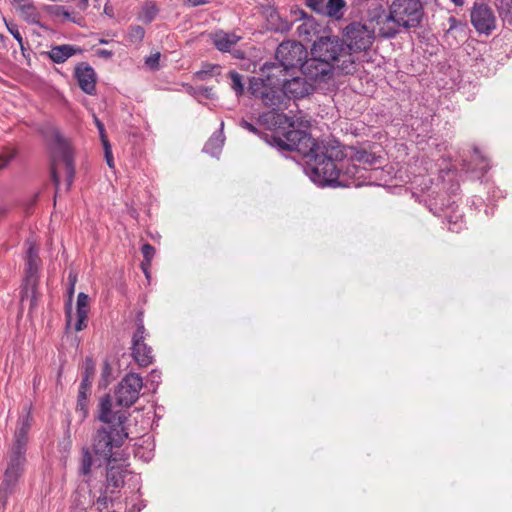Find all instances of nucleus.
<instances>
[{"label":"nucleus","instance_id":"obj_1","mask_svg":"<svg viewBox=\"0 0 512 512\" xmlns=\"http://www.w3.org/2000/svg\"><path fill=\"white\" fill-rule=\"evenodd\" d=\"M285 137L286 140L274 138V141L283 149L301 154L306 159V175L320 187H348L349 179L361 172L359 166L345 159L339 146L317 142L305 130H291Z\"/></svg>","mask_w":512,"mask_h":512},{"label":"nucleus","instance_id":"obj_2","mask_svg":"<svg viewBox=\"0 0 512 512\" xmlns=\"http://www.w3.org/2000/svg\"><path fill=\"white\" fill-rule=\"evenodd\" d=\"M118 423L104 425L99 428L93 438V451L108 464L124 461L126 455L122 445L128 438V432L124 428L127 416H117Z\"/></svg>","mask_w":512,"mask_h":512},{"label":"nucleus","instance_id":"obj_3","mask_svg":"<svg viewBox=\"0 0 512 512\" xmlns=\"http://www.w3.org/2000/svg\"><path fill=\"white\" fill-rule=\"evenodd\" d=\"M312 54L333 64L342 74H353L357 70L355 56L348 52L345 42L337 36H322L313 43Z\"/></svg>","mask_w":512,"mask_h":512},{"label":"nucleus","instance_id":"obj_4","mask_svg":"<svg viewBox=\"0 0 512 512\" xmlns=\"http://www.w3.org/2000/svg\"><path fill=\"white\" fill-rule=\"evenodd\" d=\"M44 137L51 151V177L56 190H58L59 186L58 166L60 163H63L64 165L68 190L73 182L75 175V168L70 145L56 128L48 129L45 132Z\"/></svg>","mask_w":512,"mask_h":512},{"label":"nucleus","instance_id":"obj_5","mask_svg":"<svg viewBox=\"0 0 512 512\" xmlns=\"http://www.w3.org/2000/svg\"><path fill=\"white\" fill-rule=\"evenodd\" d=\"M25 463L26 449H16V447H11L8 453L7 467L0 486V505L2 508L5 507L8 497L13 493L14 488L24 471Z\"/></svg>","mask_w":512,"mask_h":512},{"label":"nucleus","instance_id":"obj_6","mask_svg":"<svg viewBox=\"0 0 512 512\" xmlns=\"http://www.w3.org/2000/svg\"><path fill=\"white\" fill-rule=\"evenodd\" d=\"M390 17L397 33L401 27L415 28L423 17L422 3L420 0H394L390 5Z\"/></svg>","mask_w":512,"mask_h":512},{"label":"nucleus","instance_id":"obj_7","mask_svg":"<svg viewBox=\"0 0 512 512\" xmlns=\"http://www.w3.org/2000/svg\"><path fill=\"white\" fill-rule=\"evenodd\" d=\"M248 92L272 109L279 110L286 106V97L282 85L266 83L263 78L252 77L249 80Z\"/></svg>","mask_w":512,"mask_h":512},{"label":"nucleus","instance_id":"obj_8","mask_svg":"<svg viewBox=\"0 0 512 512\" xmlns=\"http://www.w3.org/2000/svg\"><path fill=\"white\" fill-rule=\"evenodd\" d=\"M148 332L145 329L142 313H139L136 320V330L131 340V356L141 367H147L154 360L152 348L145 342Z\"/></svg>","mask_w":512,"mask_h":512},{"label":"nucleus","instance_id":"obj_9","mask_svg":"<svg viewBox=\"0 0 512 512\" xmlns=\"http://www.w3.org/2000/svg\"><path fill=\"white\" fill-rule=\"evenodd\" d=\"M27 252H26V268L24 287L22 291V300L24 298H31L33 303L36 299V289L38 284V270L41 264V260L38 255V250L31 241H27Z\"/></svg>","mask_w":512,"mask_h":512},{"label":"nucleus","instance_id":"obj_10","mask_svg":"<svg viewBox=\"0 0 512 512\" xmlns=\"http://www.w3.org/2000/svg\"><path fill=\"white\" fill-rule=\"evenodd\" d=\"M344 36L346 38L345 47L353 55L356 52L368 50L375 39L374 30L358 22L348 25L345 28Z\"/></svg>","mask_w":512,"mask_h":512},{"label":"nucleus","instance_id":"obj_11","mask_svg":"<svg viewBox=\"0 0 512 512\" xmlns=\"http://www.w3.org/2000/svg\"><path fill=\"white\" fill-rule=\"evenodd\" d=\"M142 388L143 379L139 374H126L115 391L116 403L122 407L132 406L139 399Z\"/></svg>","mask_w":512,"mask_h":512},{"label":"nucleus","instance_id":"obj_12","mask_svg":"<svg viewBox=\"0 0 512 512\" xmlns=\"http://www.w3.org/2000/svg\"><path fill=\"white\" fill-rule=\"evenodd\" d=\"M307 55V49L301 43L296 41H284L277 47L275 59L289 71L301 67Z\"/></svg>","mask_w":512,"mask_h":512},{"label":"nucleus","instance_id":"obj_13","mask_svg":"<svg viewBox=\"0 0 512 512\" xmlns=\"http://www.w3.org/2000/svg\"><path fill=\"white\" fill-rule=\"evenodd\" d=\"M272 118L275 121V123L287 124L288 125L289 129L282 133V137L279 135V133H277V134H262L252 123H250V122H248V121H246L244 119L241 120L240 126L242 128H244V129L248 130L249 132L253 133V134H256V135H259V136L263 137V139L268 144L278 148L279 150H283V148H281L280 146H278L275 143L274 138H280L282 140H286L285 134L288 133L291 130H297L295 128L296 126L299 127V128H302V127L307 128L308 127V121H299L295 117L289 118L287 115L282 114V113H273L272 114ZM284 151H287V150L284 149Z\"/></svg>","mask_w":512,"mask_h":512},{"label":"nucleus","instance_id":"obj_14","mask_svg":"<svg viewBox=\"0 0 512 512\" xmlns=\"http://www.w3.org/2000/svg\"><path fill=\"white\" fill-rule=\"evenodd\" d=\"M471 24L480 34L489 35L496 28V17L484 2H475L470 11Z\"/></svg>","mask_w":512,"mask_h":512},{"label":"nucleus","instance_id":"obj_15","mask_svg":"<svg viewBox=\"0 0 512 512\" xmlns=\"http://www.w3.org/2000/svg\"><path fill=\"white\" fill-rule=\"evenodd\" d=\"M300 70L305 77L315 83H327L332 78L333 70L336 69L333 64L313 55L312 58L304 60Z\"/></svg>","mask_w":512,"mask_h":512},{"label":"nucleus","instance_id":"obj_16","mask_svg":"<svg viewBox=\"0 0 512 512\" xmlns=\"http://www.w3.org/2000/svg\"><path fill=\"white\" fill-rule=\"evenodd\" d=\"M368 20L378 27L379 35L391 39L397 35V31L393 28L390 10L387 12L381 4H376L368 10Z\"/></svg>","mask_w":512,"mask_h":512},{"label":"nucleus","instance_id":"obj_17","mask_svg":"<svg viewBox=\"0 0 512 512\" xmlns=\"http://www.w3.org/2000/svg\"><path fill=\"white\" fill-rule=\"evenodd\" d=\"M285 97L301 99L313 93L314 84L302 77L285 80L282 84Z\"/></svg>","mask_w":512,"mask_h":512},{"label":"nucleus","instance_id":"obj_18","mask_svg":"<svg viewBox=\"0 0 512 512\" xmlns=\"http://www.w3.org/2000/svg\"><path fill=\"white\" fill-rule=\"evenodd\" d=\"M75 77L83 92L89 95L96 93V73L89 64L82 62L76 65Z\"/></svg>","mask_w":512,"mask_h":512},{"label":"nucleus","instance_id":"obj_19","mask_svg":"<svg viewBox=\"0 0 512 512\" xmlns=\"http://www.w3.org/2000/svg\"><path fill=\"white\" fill-rule=\"evenodd\" d=\"M288 70L284 68L279 61L265 62L260 68V76L266 83L282 85L286 80L284 76Z\"/></svg>","mask_w":512,"mask_h":512},{"label":"nucleus","instance_id":"obj_20","mask_svg":"<svg viewBox=\"0 0 512 512\" xmlns=\"http://www.w3.org/2000/svg\"><path fill=\"white\" fill-rule=\"evenodd\" d=\"M32 426V416L30 411L21 416L18 420L17 427L14 433L12 447L16 449H27L28 432Z\"/></svg>","mask_w":512,"mask_h":512},{"label":"nucleus","instance_id":"obj_21","mask_svg":"<svg viewBox=\"0 0 512 512\" xmlns=\"http://www.w3.org/2000/svg\"><path fill=\"white\" fill-rule=\"evenodd\" d=\"M126 466V458H124V461L108 464L106 475L107 487L118 489L123 486L124 477L127 473Z\"/></svg>","mask_w":512,"mask_h":512},{"label":"nucleus","instance_id":"obj_22","mask_svg":"<svg viewBox=\"0 0 512 512\" xmlns=\"http://www.w3.org/2000/svg\"><path fill=\"white\" fill-rule=\"evenodd\" d=\"M80 53H82V49L80 47L63 44L51 46L50 50L46 52V55L52 62L61 64L67 61L70 57Z\"/></svg>","mask_w":512,"mask_h":512},{"label":"nucleus","instance_id":"obj_23","mask_svg":"<svg viewBox=\"0 0 512 512\" xmlns=\"http://www.w3.org/2000/svg\"><path fill=\"white\" fill-rule=\"evenodd\" d=\"M210 39L214 46L221 52H230L231 48L241 39L234 33H227L222 30L210 34Z\"/></svg>","mask_w":512,"mask_h":512},{"label":"nucleus","instance_id":"obj_24","mask_svg":"<svg viewBox=\"0 0 512 512\" xmlns=\"http://www.w3.org/2000/svg\"><path fill=\"white\" fill-rule=\"evenodd\" d=\"M117 416H126L122 412H112V402L109 395H105L100 399L98 418L105 425H115L118 423Z\"/></svg>","mask_w":512,"mask_h":512},{"label":"nucleus","instance_id":"obj_25","mask_svg":"<svg viewBox=\"0 0 512 512\" xmlns=\"http://www.w3.org/2000/svg\"><path fill=\"white\" fill-rule=\"evenodd\" d=\"M223 128L224 122L222 121L220 124V131L217 134H214L204 145V152L212 156H217L220 153L224 144Z\"/></svg>","mask_w":512,"mask_h":512},{"label":"nucleus","instance_id":"obj_26","mask_svg":"<svg viewBox=\"0 0 512 512\" xmlns=\"http://www.w3.org/2000/svg\"><path fill=\"white\" fill-rule=\"evenodd\" d=\"M346 6L345 0H327L324 14L339 20L343 17V9Z\"/></svg>","mask_w":512,"mask_h":512},{"label":"nucleus","instance_id":"obj_27","mask_svg":"<svg viewBox=\"0 0 512 512\" xmlns=\"http://www.w3.org/2000/svg\"><path fill=\"white\" fill-rule=\"evenodd\" d=\"M159 10L153 2H146L139 14V20L145 24L151 23L157 16Z\"/></svg>","mask_w":512,"mask_h":512},{"label":"nucleus","instance_id":"obj_28","mask_svg":"<svg viewBox=\"0 0 512 512\" xmlns=\"http://www.w3.org/2000/svg\"><path fill=\"white\" fill-rule=\"evenodd\" d=\"M228 78L230 79V87L235 92V95L237 98H240L244 94V83H243V76L236 72V71H230L228 73Z\"/></svg>","mask_w":512,"mask_h":512},{"label":"nucleus","instance_id":"obj_29","mask_svg":"<svg viewBox=\"0 0 512 512\" xmlns=\"http://www.w3.org/2000/svg\"><path fill=\"white\" fill-rule=\"evenodd\" d=\"M19 13L23 17V19L27 22H35L38 13L36 7L34 6L32 1H27L25 4L23 3L18 9Z\"/></svg>","mask_w":512,"mask_h":512},{"label":"nucleus","instance_id":"obj_30","mask_svg":"<svg viewBox=\"0 0 512 512\" xmlns=\"http://www.w3.org/2000/svg\"><path fill=\"white\" fill-rule=\"evenodd\" d=\"M353 160L367 166H372L380 162L379 157L365 150L357 151L353 156Z\"/></svg>","mask_w":512,"mask_h":512},{"label":"nucleus","instance_id":"obj_31","mask_svg":"<svg viewBox=\"0 0 512 512\" xmlns=\"http://www.w3.org/2000/svg\"><path fill=\"white\" fill-rule=\"evenodd\" d=\"M95 374V365L94 362L87 358L85 363V371L83 374V378L80 384V387L82 389H90L92 379Z\"/></svg>","mask_w":512,"mask_h":512},{"label":"nucleus","instance_id":"obj_32","mask_svg":"<svg viewBox=\"0 0 512 512\" xmlns=\"http://www.w3.org/2000/svg\"><path fill=\"white\" fill-rule=\"evenodd\" d=\"M498 12L504 22L512 24V0H500Z\"/></svg>","mask_w":512,"mask_h":512},{"label":"nucleus","instance_id":"obj_33","mask_svg":"<svg viewBox=\"0 0 512 512\" xmlns=\"http://www.w3.org/2000/svg\"><path fill=\"white\" fill-rule=\"evenodd\" d=\"M145 36V30L143 27L136 25L132 26L128 32V40L133 44H139L142 42Z\"/></svg>","mask_w":512,"mask_h":512},{"label":"nucleus","instance_id":"obj_34","mask_svg":"<svg viewBox=\"0 0 512 512\" xmlns=\"http://www.w3.org/2000/svg\"><path fill=\"white\" fill-rule=\"evenodd\" d=\"M92 466V457L88 449L83 451L81 465H80V473L82 475H88L90 473Z\"/></svg>","mask_w":512,"mask_h":512},{"label":"nucleus","instance_id":"obj_35","mask_svg":"<svg viewBox=\"0 0 512 512\" xmlns=\"http://www.w3.org/2000/svg\"><path fill=\"white\" fill-rule=\"evenodd\" d=\"M88 295L80 292L77 296V309L76 314H86L88 315Z\"/></svg>","mask_w":512,"mask_h":512},{"label":"nucleus","instance_id":"obj_36","mask_svg":"<svg viewBox=\"0 0 512 512\" xmlns=\"http://www.w3.org/2000/svg\"><path fill=\"white\" fill-rule=\"evenodd\" d=\"M94 505L98 512H109V508L112 506V500L103 495L97 498Z\"/></svg>","mask_w":512,"mask_h":512},{"label":"nucleus","instance_id":"obj_37","mask_svg":"<svg viewBox=\"0 0 512 512\" xmlns=\"http://www.w3.org/2000/svg\"><path fill=\"white\" fill-rule=\"evenodd\" d=\"M445 217L447 219V222L449 224V229L451 231L458 232L462 228V222H461L462 216L460 214L451 216V215H448V213L446 212Z\"/></svg>","mask_w":512,"mask_h":512},{"label":"nucleus","instance_id":"obj_38","mask_svg":"<svg viewBox=\"0 0 512 512\" xmlns=\"http://www.w3.org/2000/svg\"><path fill=\"white\" fill-rule=\"evenodd\" d=\"M141 251H142V254L144 257V261L147 262V265H150L151 260L153 259L154 255H155L154 247L152 245L146 243L142 246Z\"/></svg>","mask_w":512,"mask_h":512},{"label":"nucleus","instance_id":"obj_39","mask_svg":"<svg viewBox=\"0 0 512 512\" xmlns=\"http://www.w3.org/2000/svg\"><path fill=\"white\" fill-rule=\"evenodd\" d=\"M14 152L5 150L0 153V169H3L8 166L11 160L14 158Z\"/></svg>","mask_w":512,"mask_h":512},{"label":"nucleus","instance_id":"obj_40","mask_svg":"<svg viewBox=\"0 0 512 512\" xmlns=\"http://www.w3.org/2000/svg\"><path fill=\"white\" fill-rule=\"evenodd\" d=\"M102 145H103V149H104V154H105V159H106L107 165L110 168H113L114 167V160H113L111 145H110L109 141H104V144H102Z\"/></svg>","mask_w":512,"mask_h":512},{"label":"nucleus","instance_id":"obj_41","mask_svg":"<svg viewBox=\"0 0 512 512\" xmlns=\"http://www.w3.org/2000/svg\"><path fill=\"white\" fill-rule=\"evenodd\" d=\"M325 0H307V5L312 8L313 10L323 13L325 11Z\"/></svg>","mask_w":512,"mask_h":512},{"label":"nucleus","instance_id":"obj_42","mask_svg":"<svg viewBox=\"0 0 512 512\" xmlns=\"http://www.w3.org/2000/svg\"><path fill=\"white\" fill-rule=\"evenodd\" d=\"M52 13L58 17H63L66 20H74L71 18L70 12H68L63 6H54L52 7Z\"/></svg>","mask_w":512,"mask_h":512},{"label":"nucleus","instance_id":"obj_43","mask_svg":"<svg viewBox=\"0 0 512 512\" xmlns=\"http://www.w3.org/2000/svg\"><path fill=\"white\" fill-rule=\"evenodd\" d=\"M7 28L11 35L17 40V42L20 44L21 47H23V38L21 36V33L18 29V26L16 24H8L6 23Z\"/></svg>","mask_w":512,"mask_h":512},{"label":"nucleus","instance_id":"obj_44","mask_svg":"<svg viewBox=\"0 0 512 512\" xmlns=\"http://www.w3.org/2000/svg\"><path fill=\"white\" fill-rule=\"evenodd\" d=\"M93 119H94V123L98 129L100 140H101L102 144H104V141H108L104 124L99 120V118L95 114H93Z\"/></svg>","mask_w":512,"mask_h":512},{"label":"nucleus","instance_id":"obj_45","mask_svg":"<svg viewBox=\"0 0 512 512\" xmlns=\"http://www.w3.org/2000/svg\"><path fill=\"white\" fill-rule=\"evenodd\" d=\"M89 389H82L79 387V393H78V407L85 412L86 410V404H87V391Z\"/></svg>","mask_w":512,"mask_h":512},{"label":"nucleus","instance_id":"obj_46","mask_svg":"<svg viewBox=\"0 0 512 512\" xmlns=\"http://www.w3.org/2000/svg\"><path fill=\"white\" fill-rule=\"evenodd\" d=\"M161 380V372L158 370H152L149 375L147 381L154 386V390L159 385Z\"/></svg>","mask_w":512,"mask_h":512},{"label":"nucleus","instance_id":"obj_47","mask_svg":"<svg viewBox=\"0 0 512 512\" xmlns=\"http://www.w3.org/2000/svg\"><path fill=\"white\" fill-rule=\"evenodd\" d=\"M86 320L87 315L86 314H76V321L74 323V329L76 331H81L86 327Z\"/></svg>","mask_w":512,"mask_h":512},{"label":"nucleus","instance_id":"obj_48","mask_svg":"<svg viewBox=\"0 0 512 512\" xmlns=\"http://www.w3.org/2000/svg\"><path fill=\"white\" fill-rule=\"evenodd\" d=\"M159 59H160V54L155 53V54H152L149 57H147L145 60V63L149 68L156 69L158 67Z\"/></svg>","mask_w":512,"mask_h":512},{"label":"nucleus","instance_id":"obj_49","mask_svg":"<svg viewBox=\"0 0 512 512\" xmlns=\"http://www.w3.org/2000/svg\"><path fill=\"white\" fill-rule=\"evenodd\" d=\"M200 92L203 96L206 98H212L213 97V91L212 88L209 87H201Z\"/></svg>","mask_w":512,"mask_h":512},{"label":"nucleus","instance_id":"obj_50","mask_svg":"<svg viewBox=\"0 0 512 512\" xmlns=\"http://www.w3.org/2000/svg\"><path fill=\"white\" fill-rule=\"evenodd\" d=\"M208 3V0H187V4L191 7H197Z\"/></svg>","mask_w":512,"mask_h":512},{"label":"nucleus","instance_id":"obj_51","mask_svg":"<svg viewBox=\"0 0 512 512\" xmlns=\"http://www.w3.org/2000/svg\"><path fill=\"white\" fill-rule=\"evenodd\" d=\"M97 54L100 56V57H103V58H106V59H110L112 56H113V52L110 51V50H99L97 52Z\"/></svg>","mask_w":512,"mask_h":512},{"label":"nucleus","instance_id":"obj_52","mask_svg":"<svg viewBox=\"0 0 512 512\" xmlns=\"http://www.w3.org/2000/svg\"><path fill=\"white\" fill-rule=\"evenodd\" d=\"M88 6V0H78L77 7L80 10H85Z\"/></svg>","mask_w":512,"mask_h":512},{"label":"nucleus","instance_id":"obj_53","mask_svg":"<svg viewBox=\"0 0 512 512\" xmlns=\"http://www.w3.org/2000/svg\"><path fill=\"white\" fill-rule=\"evenodd\" d=\"M298 33L299 35H302V34H309V31L307 29V24H302L298 27Z\"/></svg>","mask_w":512,"mask_h":512},{"label":"nucleus","instance_id":"obj_54","mask_svg":"<svg viewBox=\"0 0 512 512\" xmlns=\"http://www.w3.org/2000/svg\"><path fill=\"white\" fill-rule=\"evenodd\" d=\"M68 280H69L71 286H75V283H76V280H77L76 274H73L72 272H70L69 275H68Z\"/></svg>","mask_w":512,"mask_h":512},{"label":"nucleus","instance_id":"obj_55","mask_svg":"<svg viewBox=\"0 0 512 512\" xmlns=\"http://www.w3.org/2000/svg\"><path fill=\"white\" fill-rule=\"evenodd\" d=\"M104 13L110 17H113V9L108 4H106L104 7Z\"/></svg>","mask_w":512,"mask_h":512},{"label":"nucleus","instance_id":"obj_56","mask_svg":"<svg viewBox=\"0 0 512 512\" xmlns=\"http://www.w3.org/2000/svg\"><path fill=\"white\" fill-rule=\"evenodd\" d=\"M150 265H147V262L146 261H143L141 263V268L143 270V272L145 273L146 277L148 278L149 277V274H148V268H149Z\"/></svg>","mask_w":512,"mask_h":512},{"label":"nucleus","instance_id":"obj_57","mask_svg":"<svg viewBox=\"0 0 512 512\" xmlns=\"http://www.w3.org/2000/svg\"><path fill=\"white\" fill-rule=\"evenodd\" d=\"M483 165L480 167L481 171L486 172L489 168L488 164L486 163V160L482 158Z\"/></svg>","mask_w":512,"mask_h":512},{"label":"nucleus","instance_id":"obj_58","mask_svg":"<svg viewBox=\"0 0 512 512\" xmlns=\"http://www.w3.org/2000/svg\"><path fill=\"white\" fill-rule=\"evenodd\" d=\"M455 6H463L464 0H451Z\"/></svg>","mask_w":512,"mask_h":512},{"label":"nucleus","instance_id":"obj_59","mask_svg":"<svg viewBox=\"0 0 512 512\" xmlns=\"http://www.w3.org/2000/svg\"><path fill=\"white\" fill-rule=\"evenodd\" d=\"M197 75H198V77H199L200 79H205V76L207 75V72H206V71H199V72L197 73Z\"/></svg>","mask_w":512,"mask_h":512},{"label":"nucleus","instance_id":"obj_60","mask_svg":"<svg viewBox=\"0 0 512 512\" xmlns=\"http://www.w3.org/2000/svg\"><path fill=\"white\" fill-rule=\"evenodd\" d=\"M71 321H72V315H71V311L69 310V311H67V322H68V324H70Z\"/></svg>","mask_w":512,"mask_h":512},{"label":"nucleus","instance_id":"obj_61","mask_svg":"<svg viewBox=\"0 0 512 512\" xmlns=\"http://www.w3.org/2000/svg\"><path fill=\"white\" fill-rule=\"evenodd\" d=\"M74 287H75V286H71V285H70V287H69L68 293H69L70 297H71V296L73 295V293H74Z\"/></svg>","mask_w":512,"mask_h":512},{"label":"nucleus","instance_id":"obj_62","mask_svg":"<svg viewBox=\"0 0 512 512\" xmlns=\"http://www.w3.org/2000/svg\"><path fill=\"white\" fill-rule=\"evenodd\" d=\"M100 43H101V44H107L108 42H107L106 40H104V39H101V40H100Z\"/></svg>","mask_w":512,"mask_h":512}]
</instances>
